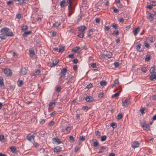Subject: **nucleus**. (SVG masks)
I'll return each mask as SVG.
<instances>
[{
	"mask_svg": "<svg viewBox=\"0 0 156 156\" xmlns=\"http://www.w3.org/2000/svg\"><path fill=\"white\" fill-rule=\"evenodd\" d=\"M95 134L96 136H97V138H99L101 136V133L99 131L97 130L95 131Z\"/></svg>",
	"mask_w": 156,
	"mask_h": 156,
	"instance_id": "a878e982",
	"label": "nucleus"
},
{
	"mask_svg": "<svg viewBox=\"0 0 156 156\" xmlns=\"http://www.w3.org/2000/svg\"><path fill=\"white\" fill-rule=\"evenodd\" d=\"M35 73L37 76V75H41V71L40 69H38L35 71Z\"/></svg>",
	"mask_w": 156,
	"mask_h": 156,
	"instance_id": "c03bdc74",
	"label": "nucleus"
},
{
	"mask_svg": "<svg viewBox=\"0 0 156 156\" xmlns=\"http://www.w3.org/2000/svg\"><path fill=\"white\" fill-rule=\"evenodd\" d=\"M6 35L7 36H12L13 35V33L11 31L8 32Z\"/></svg>",
	"mask_w": 156,
	"mask_h": 156,
	"instance_id": "58836bf2",
	"label": "nucleus"
},
{
	"mask_svg": "<svg viewBox=\"0 0 156 156\" xmlns=\"http://www.w3.org/2000/svg\"><path fill=\"white\" fill-rule=\"evenodd\" d=\"M28 29V27L27 26H24L22 27L21 30L23 31L26 30Z\"/></svg>",
	"mask_w": 156,
	"mask_h": 156,
	"instance_id": "f704fd0d",
	"label": "nucleus"
},
{
	"mask_svg": "<svg viewBox=\"0 0 156 156\" xmlns=\"http://www.w3.org/2000/svg\"><path fill=\"white\" fill-rule=\"evenodd\" d=\"M67 3H68L69 4L68 5V10L70 9H71L73 8L72 5V2H70L69 1H68V2H67Z\"/></svg>",
	"mask_w": 156,
	"mask_h": 156,
	"instance_id": "c85d7f7f",
	"label": "nucleus"
},
{
	"mask_svg": "<svg viewBox=\"0 0 156 156\" xmlns=\"http://www.w3.org/2000/svg\"><path fill=\"white\" fill-rule=\"evenodd\" d=\"M107 57L110 58L112 57V53L110 52H109L107 54H106Z\"/></svg>",
	"mask_w": 156,
	"mask_h": 156,
	"instance_id": "72a5a7b5",
	"label": "nucleus"
},
{
	"mask_svg": "<svg viewBox=\"0 0 156 156\" xmlns=\"http://www.w3.org/2000/svg\"><path fill=\"white\" fill-rule=\"evenodd\" d=\"M73 81V80L72 79H71L70 80H68L67 83L68 84L70 85L71 83H72Z\"/></svg>",
	"mask_w": 156,
	"mask_h": 156,
	"instance_id": "09e8293b",
	"label": "nucleus"
},
{
	"mask_svg": "<svg viewBox=\"0 0 156 156\" xmlns=\"http://www.w3.org/2000/svg\"><path fill=\"white\" fill-rule=\"evenodd\" d=\"M54 151L55 152H58L61 151V147L59 146H57L54 148Z\"/></svg>",
	"mask_w": 156,
	"mask_h": 156,
	"instance_id": "ddd939ff",
	"label": "nucleus"
},
{
	"mask_svg": "<svg viewBox=\"0 0 156 156\" xmlns=\"http://www.w3.org/2000/svg\"><path fill=\"white\" fill-rule=\"evenodd\" d=\"M27 73L26 69L25 68H22L20 70V74L21 75H24Z\"/></svg>",
	"mask_w": 156,
	"mask_h": 156,
	"instance_id": "9b49d317",
	"label": "nucleus"
},
{
	"mask_svg": "<svg viewBox=\"0 0 156 156\" xmlns=\"http://www.w3.org/2000/svg\"><path fill=\"white\" fill-rule=\"evenodd\" d=\"M140 31V28L137 27L133 31L134 35L135 36Z\"/></svg>",
	"mask_w": 156,
	"mask_h": 156,
	"instance_id": "f8f14e48",
	"label": "nucleus"
},
{
	"mask_svg": "<svg viewBox=\"0 0 156 156\" xmlns=\"http://www.w3.org/2000/svg\"><path fill=\"white\" fill-rule=\"evenodd\" d=\"M58 60L57 59L54 60L53 61V66H54L58 64Z\"/></svg>",
	"mask_w": 156,
	"mask_h": 156,
	"instance_id": "bb28decb",
	"label": "nucleus"
},
{
	"mask_svg": "<svg viewBox=\"0 0 156 156\" xmlns=\"http://www.w3.org/2000/svg\"><path fill=\"white\" fill-rule=\"evenodd\" d=\"M92 142L93 145L95 147H97L98 144V143L96 139H93L91 140Z\"/></svg>",
	"mask_w": 156,
	"mask_h": 156,
	"instance_id": "1a4fd4ad",
	"label": "nucleus"
},
{
	"mask_svg": "<svg viewBox=\"0 0 156 156\" xmlns=\"http://www.w3.org/2000/svg\"><path fill=\"white\" fill-rule=\"evenodd\" d=\"M150 80L152 81L156 80V73L155 74H151L149 77Z\"/></svg>",
	"mask_w": 156,
	"mask_h": 156,
	"instance_id": "4468645a",
	"label": "nucleus"
},
{
	"mask_svg": "<svg viewBox=\"0 0 156 156\" xmlns=\"http://www.w3.org/2000/svg\"><path fill=\"white\" fill-rule=\"evenodd\" d=\"M85 140V138L83 136H80L79 138V140L80 141H83Z\"/></svg>",
	"mask_w": 156,
	"mask_h": 156,
	"instance_id": "6e6d98bb",
	"label": "nucleus"
},
{
	"mask_svg": "<svg viewBox=\"0 0 156 156\" xmlns=\"http://www.w3.org/2000/svg\"><path fill=\"white\" fill-rule=\"evenodd\" d=\"M141 45V44L140 43L138 44V45L136 47V48L137 51L139 52H140L141 51V50L140 49Z\"/></svg>",
	"mask_w": 156,
	"mask_h": 156,
	"instance_id": "412c9836",
	"label": "nucleus"
},
{
	"mask_svg": "<svg viewBox=\"0 0 156 156\" xmlns=\"http://www.w3.org/2000/svg\"><path fill=\"white\" fill-rule=\"evenodd\" d=\"M4 73L7 76H11L12 75L11 70L9 69H5L3 71Z\"/></svg>",
	"mask_w": 156,
	"mask_h": 156,
	"instance_id": "20e7f679",
	"label": "nucleus"
},
{
	"mask_svg": "<svg viewBox=\"0 0 156 156\" xmlns=\"http://www.w3.org/2000/svg\"><path fill=\"white\" fill-rule=\"evenodd\" d=\"M107 136L106 135H104L101 137V141H105L106 139Z\"/></svg>",
	"mask_w": 156,
	"mask_h": 156,
	"instance_id": "2f4dec72",
	"label": "nucleus"
},
{
	"mask_svg": "<svg viewBox=\"0 0 156 156\" xmlns=\"http://www.w3.org/2000/svg\"><path fill=\"white\" fill-rule=\"evenodd\" d=\"M119 31L118 30H117L116 31H114L112 33V34L115 35H118L119 34Z\"/></svg>",
	"mask_w": 156,
	"mask_h": 156,
	"instance_id": "8fccbe9b",
	"label": "nucleus"
},
{
	"mask_svg": "<svg viewBox=\"0 0 156 156\" xmlns=\"http://www.w3.org/2000/svg\"><path fill=\"white\" fill-rule=\"evenodd\" d=\"M110 125L113 128H115L116 127V126L115 123H112Z\"/></svg>",
	"mask_w": 156,
	"mask_h": 156,
	"instance_id": "49530a36",
	"label": "nucleus"
},
{
	"mask_svg": "<svg viewBox=\"0 0 156 156\" xmlns=\"http://www.w3.org/2000/svg\"><path fill=\"white\" fill-rule=\"evenodd\" d=\"M72 79V77L70 75H69L68 76H67V78L66 79V80H70L71 79Z\"/></svg>",
	"mask_w": 156,
	"mask_h": 156,
	"instance_id": "bf43d9fd",
	"label": "nucleus"
},
{
	"mask_svg": "<svg viewBox=\"0 0 156 156\" xmlns=\"http://www.w3.org/2000/svg\"><path fill=\"white\" fill-rule=\"evenodd\" d=\"M61 90L60 87H58L56 89V90L57 92H59Z\"/></svg>",
	"mask_w": 156,
	"mask_h": 156,
	"instance_id": "052dcab7",
	"label": "nucleus"
},
{
	"mask_svg": "<svg viewBox=\"0 0 156 156\" xmlns=\"http://www.w3.org/2000/svg\"><path fill=\"white\" fill-rule=\"evenodd\" d=\"M10 149L11 150V151L12 152H15L16 151V148L15 147H10Z\"/></svg>",
	"mask_w": 156,
	"mask_h": 156,
	"instance_id": "c756f323",
	"label": "nucleus"
},
{
	"mask_svg": "<svg viewBox=\"0 0 156 156\" xmlns=\"http://www.w3.org/2000/svg\"><path fill=\"white\" fill-rule=\"evenodd\" d=\"M4 87V84L3 82V79L2 77H0V87Z\"/></svg>",
	"mask_w": 156,
	"mask_h": 156,
	"instance_id": "aec40b11",
	"label": "nucleus"
},
{
	"mask_svg": "<svg viewBox=\"0 0 156 156\" xmlns=\"http://www.w3.org/2000/svg\"><path fill=\"white\" fill-rule=\"evenodd\" d=\"M9 30V29L8 28H3L1 30V33L6 34Z\"/></svg>",
	"mask_w": 156,
	"mask_h": 156,
	"instance_id": "6e6552de",
	"label": "nucleus"
},
{
	"mask_svg": "<svg viewBox=\"0 0 156 156\" xmlns=\"http://www.w3.org/2000/svg\"><path fill=\"white\" fill-rule=\"evenodd\" d=\"M103 96V94L102 93H100L98 95V97L99 98H102Z\"/></svg>",
	"mask_w": 156,
	"mask_h": 156,
	"instance_id": "338daca9",
	"label": "nucleus"
},
{
	"mask_svg": "<svg viewBox=\"0 0 156 156\" xmlns=\"http://www.w3.org/2000/svg\"><path fill=\"white\" fill-rule=\"evenodd\" d=\"M147 19L150 22H152L153 20V17L151 13H148L147 17Z\"/></svg>",
	"mask_w": 156,
	"mask_h": 156,
	"instance_id": "9d476101",
	"label": "nucleus"
},
{
	"mask_svg": "<svg viewBox=\"0 0 156 156\" xmlns=\"http://www.w3.org/2000/svg\"><path fill=\"white\" fill-rule=\"evenodd\" d=\"M67 72V70L66 69L63 68L62 69L59 73L60 76L61 77H64L66 75V73Z\"/></svg>",
	"mask_w": 156,
	"mask_h": 156,
	"instance_id": "7ed1b4c3",
	"label": "nucleus"
},
{
	"mask_svg": "<svg viewBox=\"0 0 156 156\" xmlns=\"http://www.w3.org/2000/svg\"><path fill=\"white\" fill-rule=\"evenodd\" d=\"M149 41L151 43H152L153 42V40L152 37H151L149 38Z\"/></svg>",
	"mask_w": 156,
	"mask_h": 156,
	"instance_id": "0e129e2a",
	"label": "nucleus"
},
{
	"mask_svg": "<svg viewBox=\"0 0 156 156\" xmlns=\"http://www.w3.org/2000/svg\"><path fill=\"white\" fill-rule=\"evenodd\" d=\"M155 71V69L154 67H152L150 70V72L151 73H154Z\"/></svg>",
	"mask_w": 156,
	"mask_h": 156,
	"instance_id": "7c9ffc66",
	"label": "nucleus"
},
{
	"mask_svg": "<svg viewBox=\"0 0 156 156\" xmlns=\"http://www.w3.org/2000/svg\"><path fill=\"white\" fill-rule=\"evenodd\" d=\"M53 141L54 142H57L58 144H59L61 143L60 140L58 138H52Z\"/></svg>",
	"mask_w": 156,
	"mask_h": 156,
	"instance_id": "f3484780",
	"label": "nucleus"
},
{
	"mask_svg": "<svg viewBox=\"0 0 156 156\" xmlns=\"http://www.w3.org/2000/svg\"><path fill=\"white\" fill-rule=\"evenodd\" d=\"M152 120L153 121L156 120V114L153 116L152 118Z\"/></svg>",
	"mask_w": 156,
	"mask_h": 156,
	"instance_id": "774afa93",
	"label": "nucleus"
},
{
	"mask_svg": "<svg viewBox=\"0 0 156 156\" xmlns=\"http://www.w3.org/2000/svg\"><path fill=\"white\" fill-rule=\"evenodd\" d=\"M86 27L85 25L81 26L78 27V34L77 36L80 37H83L85 33V30L86 29Z\"/></svg>",
	"mask_w": 156,
	"mask_h": 156,
	"instance_id": "f257e3e1",
	"label": "nucleus"
},
{
	"mask_svg": "<svg viewBox=\"0 0 156 156\" xmlns=\"http://www.w3.org/2000/svg\"><path fill=\"white\" fill-rule=\"evenodd\" d=\"M26 0H15L16 1H18L19 2L20 4H22L25 3V1Z\"/></svg>",
	"mask_w": 156,
	"mask_h": 156,
	"instance_id": "cd10ccee",
	"label": "nucleus"
},
{
	"mask_svg": "<svg viewBox=\"0 0 156 156\" xmlns=\"http://www.w3.org/2000/svg\"><path fill=\"white\" fill-rule=\"evenodd\" d=\"M69 139L71 142H73L74 140V138L72 136H69Z\"/></svg>",
	"mask_w": 156,
	"mask_h": 156,
	"instance_id": "603ef678",
	"label": "nucleus"
},
{
	"mask_svg": "<svg viewBox=\"0 0 156 156\" xmlns=\"http://www.w3.org/2000/svg\"><path fill=\"white\" fill-rule=\"evenodd\" d=\"M61 23L60 22H56L53 24V27L56 28H58L60 25Z\"/></svg>",
	"mask_w": 156,
	"mask_h": 156,
	"instance_id": "a211bd4d",
	"label": "nucleus"
},
{
	"mask_svg": "<svg viewBox=\"0 0 156 156\" xmlns=\"http://www.w3.org/2000/svg\"><path fill=\"white\" fill-rule=\"evenodd\" d=\"M4 139V135H0V140L2 141Z\"/></svg>",
	"mask_w": 156,
	"mask_h": 156,
	"instance_id": "69168bd1",
	"label": "nucleus"
},
{
	"mask_svg": "<svg viewBox=\"0 0 156 156\" xmlns=\"http://www.w3.org/2000/svg\"><path fill=\"white\" fill-rule=\"evenodd\" d=\"M23 83V81L21 80H19L17 82V85L19 87H21Z\"/></svg>",
	"mask_w": 156,
	"mask_h": 156,
	"instance_id": "4be33fe9",
	"label": "nucleus"
},
{
	"mask_svg": "<svg viewBox=\"0 0 156 156\" xmlns=\"http://www.w3.org/2000/svg\"><path fill=\"white\" fill-rule=\"evenodd\" d=\"M21 17V15L20 14H18L16 15V18L18 19H20Z\"/></svg>",
	"mask_w": 156,
	"mask_h": 156,
	"instance_id": "13d9d810",
	"label": "nucleus"
},
{
	"mask_svg": "<svg viewBox=\"0 0 156 156\" xmlns=\"http://www.w3.org/2000/svg\"><path fill=\"white\" fill-rule=\"evenodd\" d=\"M80 49L79 47H76L75 48L73 49V51L75 52H77L78 50Z\"/></svg>",
	"mask_w": 156,
	"mask_h": 156,
	"instance_id": "a18cd8bd",
	"label": "nucleus"
},
{
	"mask_svg": "<svg viewBox=\"0 0 156 156\" xmlns=\"http://www.w3.org/2000/svg\"><path fill=\"white\" fill-rule=\"evenodd\" d=\"M82 16L81 15H79L78 16L77 19L78 22H79L81 20V18H82Z\"/></svg>",
	"mask_w": 156,
	"mask_h": 156,
	"instance_id": "4d7b16f0",
	"label": "nucleus"
},
{
	"mask_svg": "<svg viewBox=\"0 0 156 156\" xmlns=\"http://www.w3.org/2000/svg\"><path fill=\"white\" fill-rule=\"evenodd\" d=\"M131 146L133 148H135L139 147V143L137 141H134L131 143Z\"/></svg>",
	"mask_w": 156,
	"mask_h": 156,
	"instance_id": "423d86ee",
	"label": "nucleus"
},
{
	"mask_svg": "<svg viewBox=\"0 0 156 156\" xmlns=\"http://www.w3.org/2000/svg\"><path fill=\"white\" fill-rule=\"evenodd\" d=\"M112 27L114 28L115 29H117V25L115 23H113L112 24Z\"/></svg>",
	"mask_w": 156,
	"mask_h": 156,
	"instance_id": "864d4df0",
	"label": "nucleus"
},
{
	"mask_svg": "<svg viewBox=\"0 0 156 156\" xmlns=\"http://www.w3.org/2000/svg\"><path fill=\"white\" fill-rule=\"evenodd\" d=\"M33 135H31L30 134H29L28 135L26 136V138L29 141H31L32 140H34L35 136Z\"/></svg>",
	"mask_w": 156,
	"mask_h": 156,
	"instance_id": "0eeeda50",
	"label": "nucleus"
},
{
	"mask_svg": "<svg viewBox=\"0 0 156 156\" xmlns=\"http://www.w3.org/2000/svg\"><path fill=\"white\" fill-rule=\"evenodd\" d=\"M147 69L146 67H144L141 68V70L144 73H146Z\"/></svg>",
	"mask_w": 156,
	"mask_h": 156,
	"instance_id": "4c0bfd02",
	"label": "nucleus"
},
{
	"mask_svg": "<svg viewBox=\"0 0 156 156\" xmlns=\"http://www.w3.org/2000/svg\"><path fill=\"white\" fill-rule=\"evenodd\" d=\"M66 2L65 0H62V1L60 2V5L61 7H63L66 5Z\"/></svg>",
	"mask_w": 156,
	"mask_h": 156,
	"instance_id": "dca6fc26",
	"label": "nucleus"
},
{
	"mask_svg": "<svg viewBox=\"0 0 156 156\" xmlns=\"http://www.w3.org/2000/svg\"><path fill=\"white\" fill-rule=\"evenodd\" d=\"M45 122V120L44 119H41L40 120V122L41 124H44Z\"/></svg>",
	"mask_w": 156,
	"mask_h": 156,
	"instance_id": "680f3d73",
	"label": "nucleus"
},
{
	"mask_svg": "<svg viewBox=\"0 0 156 156\" xmlns=\"http://www.w3.org/2000/svg\"><path fill=\"white\" fill-rule=\"evenodd\" d=\"M144 45L147 48H150V47L149 45L146 42H144Z\"/></svg>",
	"mask_w": 156,
	"mask_h": 156,
	"instance_id": "a19ab883",
	"label": "nucleus"
},
{
	"mask_svg": "<svg viewBox=\"0 0 156 156\" xmlns=\"http://www.w3.org/2000/svg\"><path fill=\"white\" fill-rule=\"evenodd\" d=\"M122 105L124 107H126L130 104L129 100L127 99H123L122 101Z\"/></svg>",
	"mask_w": 156,
	"mask_h": 156,
	"instance_id": "f03ea898",
	"label": "nucleus"
},
{
	"mask_svg": "<svg viewBox=\"0 0 156 156\" xmlns=\"http://www.w3.org/2000/svg\"><path fill=\"white\" fill-rule=\"evenodd\" d=\"M31 33V31L25 32L23 34V36L24 37H27L28 35Z\"/></svg>",
	"mask_w": 156,
	"mask_h": 156,
	"instance_id": "6ab92c4d",
	"label": "nucleus"
},
{
	"mask_svg": "<svg viewBox=\"0 0 156 156\" xmlns=\"http://www.w3.org/2000/svg\"><path fill=\"white\" fill-rule=\"evenodd\" d=\"M64 47H62L59 49V50L58 52L60 53H62L64 51Z\"/></svg>",
	"mask_w": 156,
	"mask_h": 156,
	"instance_id": "e433bc0d",
	"label": "nucleus"
},
{
	"mask_svg": "<svg viewBox=\"0 0 156 156\" xmlns=\"http://www.w3.org/2000/svg\"><path fill=\"white\" fill-rule=\"evenodd\" d=\"M85 100L87 102H91L93 101V98L91 96H88L86 98Z\"/></svg>",
	"mask_w": 156,
	"mask_h": 156,
	"instance_id": "2eb2a0df",
	"label": "nucleus"
},
{
	"mask_svg": "<svg viewBox=\"0 0 156 156\" xmlns=\"http://www.w3.org/2000/svg\"><path fill=\"white\" fill-rule=\"evenodd\" d=\"M29 52L30 54L34 55L35 53L34 52V50L33 49H30L29 50Z\"/></svg>",
	"mask_w": 156,
	"mask_h": 156,
	"instance_id": "79ce46f5",
	"label": "nucleus"
},
{
	"mask_svg": "<svg viewBox=\"0 0 156 156\" xmlns=\"http://www.w3.org/2000/svg\"><path fill=\"white\" fill-rule=\"evenodd\" d=\"M114 84L112 86V88L119 84L118 80V79H115L114 81Z\"/></svg>",
	"mask_w": 156,
	"mask_h": 156,
	"instance_id": "b1692460",
	"label": "nucleus"
},
{
	"mask_svg": "<svg viewBox=\"0 0 156 156\" xmlns=\"http://www.w3.org/2000/svg\"><path fill=\"white\" fill-rule=\"evenodd\" d=\"M7 37V35L6 34H4L2 33V34L0 36V38L2 40L5 39H6Z\"/></svg>",
	"mask_w": 156,
	"mask_h": 156,
	"instance_id": "5701e85b",
	"label": "nucleus"
},
{
	"mask_svg": "<svg viewBox=\"0 0 156 156\" xmlns=\"http://www.w3.org/2000/svg\"><path fill=\"white\" fill-rule=\"evenodd\" d=\"M122 117V114H119L117 115V119L119 120L121 119Z\"/></svg>",
	"mask_w": 156,
	"mask_h": 156,
	"instance_id": "ea45409f",
	"label": "nucleus"
},
{
	"mask_svg": "<svg viewBox=\"0 0 156 156\" xmlns=\"http://www.w3.org/2000/svg\"><path fill=\"white\" fill-rule=\"evenodd\" d=\"M142 126L144 129L147 131L150 129V127L145 122H144L142 124Z\"/></svg>",
	"mask_w": 156,
	"mask_h": 156,
	"instance_id": "39448f33",
	"label": "nucleus"
},
{
	"mask_svg": "<svg viewBox=\"0 0 156 156\" xmlns=\"http://www.w3.org/2000/svg\"><path fill=\"white\" fill-rule=\"evenodd\" d=\"M82 109L83 110H87L88 109V107L87 106H84L82 108Z\"/></svg>",
	"mask_w": 156,
	"mask_h": 156,
	"instance_id": "3c124183",
	"label": "nucleus"
},
{
	"mask_svg": "<svg viewBox=\"0 0 156 156\" xmlns=\"http://www.w3.org/2000/svg\"><path fill=\"white\" fill-rule=\"evenodd\" d=\"M151 59V57L150 56H147L145 58V60L146 62H148Z\"/></svg>",
	"mask_w": 156,
	"mask_h": 156,
	"instance_id": "37998d69",
	"label": "nucleus"
},
{
	"mask_svg": "<svg viewBox=\"0 0 156 156\" xmlns=\"http://www.w3.org/2000/svg\"><path fill=\"white\" fill-rule=\"evenodd\" d=\"M66 130L67 132V133H69L71 130V129L69 127H67L66 128Z\"/></svg>",
	"mask_w": 156,
	"mask_h": 156,
	"instance_id": "de8ad7c7",
	"label": "nucleus"
},
{
	"mask_svg": "<svg viewBox=\"0 0 156 156\" xmlns=\"http://www.w3.org/2000/svg\"><path fill=\"white\" fill-rule=\"evenodd\" d=\"M100 83L101 86H104L106 85L107 82L105 80H103L100 82Z\"/></svg>",
	"mask_w": 156,
	"mask_h": 156,
	"instance_id": "393cba45",
	"label": "nucleus"
},
{
	"mask_svg": "<svg viewBox=\"0 0 156 156\" xmlns=\"http://www.w3.org/2000/svg\"><path fill=\"white\" fill-rule=\"evenodd\" d=\"M92 87V84L91 83H90L87 86L86 88H87L88 89H89L90 88H91Z\"/></svg>",
	"mask_w": 156,
	"mask_h": 156,
	"instance_id": "5fc2aeb1",
	"label": "nucleus"
},
{
	"mask_svg": "<svg viewBox=\"0 0 156 156\" xmlns=\"http://www.w3.org/2000/svg\"><path fill=\"white\" fill-rule=\"evenodd\" d=\"M121 92V91H119L117 93H116L115 94L113 95L112 96V97H118L119 96V94Z\"/></svg>",
	"mask_w": 156,
	"mask_h": 156,
	"instance_id": "473e14b6",
	"label": "nucleus"
},
{
	"mask_svg": "<svg viewBox=\"0 0 156 156\" xmlns=\"http://www.w3.org/2000/svg\"><path fill=\"white\" fill-rule=\"evenodd\" d=\"M48 105L50 107H55V102H50Z\"/></svg>",
	"mask_w": 156,
	"mask_h": 156,
	"instance_id": "c9c22d12",
	"label": "nucleus"
},
{
	"mask_svg": "<svg viewBox=\"0 0 156 156\" xmlns=\"http://www.w3.org/2000/svg\"><path fill=\"white\" fill-rule=\"evenodd\" d=\"M91 66L93 68H94L96 66V64L95 63H92L90 64Z\"/></svg>",
	"mask_w": 156,
	"mask_h": 156,
	"instance_id": "e2e57ef3",
	"label": "nucleus"
}]
</instances>
